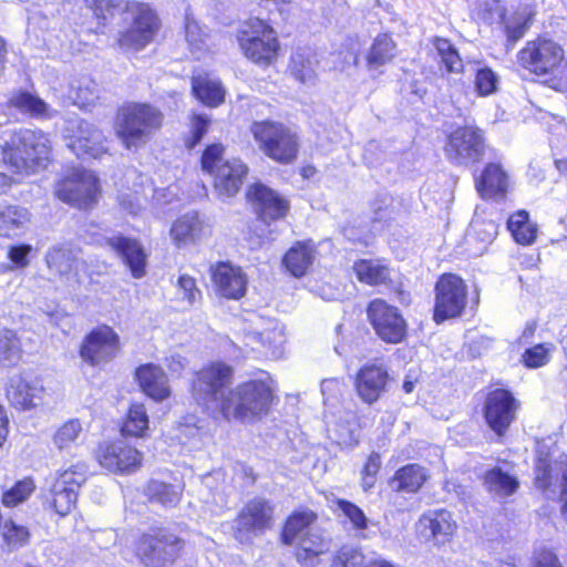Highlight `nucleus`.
Listing matches in <instances>:
<instances>
[{"label": "nucleus", "mask_w": 567, "mask_h": 567, "mask_svg": "<svg viewBox=\"0 0 567 567\" xmlns=\"http://www.w3.org/2000/svg\"><path fill=\"white\" fill-rule=\"evenodd\" d=\"M496 228V225L491 220H474L471 224L468 236L481 240L483 244H488L495 238Z\"/></svg>", "instance_id": "nucleus-58"}, {"label": "nucleus", "mask_w": 567, "mask_h": 567, "mask_svg": "<svg viewBox=\"0 0 567 567\" xmlns=\"http://www.w3.org/2000/svg\"><path fill=\"white\" fill-rule=\"evenodd\" d=\"M71 95L80 106L90 105L97 97V84L90 78H81L71 84Z\"/></svg>", "instance_id": "nucleus-49"}, {"label": "nucleus", "mask_w": 567, "mask_h": 567, "mask_svg": "<svg viewBox=\"0 0 567 567\" xmlns=\"http://www.w3.org/2000/svg\"><path fill=\"white\" fill-rule=\"evenodd\" d=\"M455 523L449 511H429L416 523V533L425 543L444 544L453 534Z\"/></svg>", "instance_id": "nucleus-24"}, {"label": "nucleus", "mask_w": 567, "mask_h": 567, "mask_svg": "<svg viewBox=\"0 0 567 567\" xmlns=\"http://www.w3.org/2000/svg\"><path fill=\"white\" fill-rule=\"evenodd\" d=\"M210 118L204 114H194L190 118V137L185 142L188 148H194L207 133Z\"/></svg>", "instance_id": "nucleus-56"}, {"label": "nucleus", "mask_w": 567, "mask_h": 567, "mask_svg": "<svg viewBox=\"0 0 567 567\" xmlns=\"http://www.w3.org/2000/svg\"><path fill=\"white\" fill-rule=\"evenodd\" d=\"M122 19L127 28L118 32L121 49L138 52L152 43L159 31L161 19L156 11L145 2L126 1Z\"/></svg>", "instance_id": "nucleus-6"}, {"label": "nucleus", "mask_w": 567, "mask_h": 567, "mask_svg": "<svg viewBox=\"0 0 567 567\" xmlns=\"http://www.w3.org/2000/svg\"><path fill=\"white\" fill-rule=\"evenodd\" d=\"M120 350V336L111 327L101 326L84 337L80 357L91 367H102L114 360Z\"/></svg>", "instance_id": "nucleus-15"}, {"label": "nucleus", "mask_w": 567, "mask_h": 567, "mask_svg": "<svg viewBox=\"0 0 567 567\" xmlns=\"http://www.w3.org/2000/svg\"><path fill=\"white\" fill-rule=\"evenodd\" d=\"M118 203L131 215H136L143 207V198L137 192H124L118 195Z\"/></svg>", "instance_id": "nucleus-62"}, {"label": "nucleus", "mask_w": 567, "mask_h": 567, "mask_svg": "<svg viewBox=\"0 0 567 567\" xmlns=\"http://www.w3.org/2000/svg\"><path fill=\"white\" fill-rule=\"evenodd\" d=\"M107 243L121 255L134 278L145 276L146 254L138 241L116 236L109 238Z\"/></svg>", "instance_id": "nucleus-27"}, {"label": "nucleus", "mask_w": 567, "mask_h": 567, "mask_svg": "<svg viewBox=\"0 0 567 567\" xmlns=\"http://www.w3.org/2000/svg\"><path fill=\"white\" fill-rule=\"evenodd\" d=\"M337 507L354 530L362 532L368 528V517L359 506L346 499H338Z\"/></svg>", "instance_id": "nucleus-53"}, {"label": "nucleus", "mask_w": 567, "mask_h": 567, "mask_svg": "<svg viewBox=\"0 0 567 567\" xmlns=\"http://www.w3.org/2000/svg\"><path fill=\"white\" fill-rule=\"evenodd\" d=\"M31 220L30 212L22 206L8 205L0 208V236L10 237L24 229Z\"/></svg>", "instance_id": "nucleus-36"}, {"label": "nucleus", "mask_w": 567, "mask_h": 567, "mask_svg": "<svg viewBox=\"0 0 567 567\" xmlns=\"http://www.w3.org/2000/svg\"><path fill=\"white\" fill-rule=\"evenodd\" d=\"M34 488L31 480H23L18 482L12 488L7 491L2 496V502L6 506H16L24 502Z\"/></svg>", "instance_id": "nucleus-54"}, {"label": "nucleus", "mask_w": 567, "mask_h": 567, "mask_svg": "<svg viewBox=\"0 0 567 567\" xmlns=\"http://www.w3.org/2000/svg\"><path fill=\"white\" fill-rule=\"evenodd\" d=\"M293 544L297 546V560L308 567H312L316 558L329 549V543L316 527L308 529Z\"/></svg>", "instance_id": "nucleus-31"}, {"label": "nucleus", "mask_w": 567, "mask_h": 567, "mask_svg": "<svg viewBox=\"0 0 567 567\" xmlns=\"http://www.w3.org/2000/svg\"><path fill=\"white\" fill-rule=\"evenodd\" d=\"M86 481V466L76 464L59 474L52 486V505L60 516L75 506L78 492Z\"/></svg>", "instance_id": "nucleus-17"}, {"label": "nucleus", "mask_w": 567, "mask_h": 567, "mask_svg": "<svg viewBox=\"0 0 567 567\" xmlns=\"http://www.w3.org/2000/svg\"><path fill=\"white\" fill-rule=\"evenodd\" d=\"M184 544L167 528H154L140 536L135 555L145 567H166L179 557Z\"/></svg>", "instance_id": "nucleus-8"}, {"label": "nucleus", "mask_w": 567, "mask_h": 567, "mask_svg": "<svg viewBox=\"0 0 567 567\" xmlns=\"http://www.w3.org/2000/svg\"><path fill=\"white\" fill-rule=\"evenodd\" d=\"M368 561L360 548L347 545L336 555L332 567H365Z\"/></svg>", "instance_id": "nucleus-52"}, {"label": "nucleus", "mask_w": 567, "mask_h": 567, "mask_svg": "<svg viewBox=\"0 0 567 567\" xmlns=\"http://www.w3.org/2000/svg\"><path fill=\"white\" fill-rule=\"evenodd\" d=\"M508 187V176L499 164L488 163L476 177V189L483 198L504 196Z\"/></svg>", "instance_id": "nucleus-29"}, {"label": "nucleus", "mask_w": 567, "mask_h": 567, "mask_svg": "<svg viewBox=\"0 0 567 567\" xmlns=\"http://www.w3.org/2000/svg\"><path fill=\"white\" fill-rule=\"evenodd\" d=\"M203 221L196 212H189L178 217L171 227V237L181 248L195 244L200 239Z\"/></svg>", "instance_id": "nucleus-30"}, {"label": "nucleus", "mask_w": 567, "mask_h": 567, "mask_svg": "<svg viewBox=\"0 0 567 567\" xmlns=\"http://www.w3.org/2000/svg\"><path fill=\"white\" fill-rule=\"evenodd\" d=\"M317 515L311 511L297 512L292 514L285 526L282 532V540L285 544L293 545L298 538L306 534L308 529L315 528L312 526Z\"/></svg>", "instance_id": "nucleus-42"}, {"label": "nucleus", "mask_w": 567, "mask_h": 567, "mask_svg": "<svg viewBox=\"0 0 567 567\" xmlns=\"http://www.w3.org/2000/svg\"><path fill=\"white\" fill-rule=\"evenodd\" d=\"M9 105L33 117L52 116L50 106L42 99L27 91L13 92L9 99Z\"/></svg>", "instance_id": "nucleus-38"}, {"label": "nucleus", "mask_w": 567, "mask_h": 567, "mask_svg": "<svg viewBox=\"0 0 567 567\" xmlns=\"http://www.w3.org/2000/svg\"><path fill=\"white\" fill-rule=\"evenodd\" d=\"M272 402V390L264 381L243 382L224 401L221 415L230 421L252 422L267 414Z\"/></svg>", "instance_id": "nucleus-4"}, {"label": "nucleus", "mask_w": 567, "mask_h": 567, "mask_svg": "<svg viewBox=\"0 0 567 567\" xmlns=\"http://www.w3.org/2000/svg\"><path fill=\"white\" fill-rule=\"evenodd\" d=\"M144 494L151 502L165 507H175L182 498L183 486L152 480L146 484Z\"/></svg>", "instance_id": "nucleus-35"}, {"label": "nucleus", "mask_w": 567, "mask_h": 567, "mask_svg": "<svg viewBox=\"0 0 567 567\" xmlns=\"http://www.w3.org/2000/svg\"><path fill=\"white\" fill-rule=\"evenodd\" d=\"M185 38L195 58L199 59L200 54L207 50V35L199 24L188 17L185 23Z\"/></svg>", "instance_id": "nucleus-50"}, {"label": "nucleus", "mask_w": 567, "mask_h": 567, "mask_svg": "<svg viewBox=\"0 0 567 567\" xmlns=\"http://www.w3.org/2000/svg\"><path fill=\"white\" fill-rule=\"evenodd\" d=\"M555 347L553 343H538L523 353V362L527 368L537 369L547 364Z\"/></svg>", "instance_id": "nucleus-51"}, {"label": "nucleus", "mask_w": 567, "mask_h": 567, "mask_svg": "<svg viewBox=\"0 0 567 567\" xmlns=\"http://www.w3.org/2000/svg\"><path fill=\"white\" fill-rule=\"evenodd\" d=\"M483 481L488 493L498 498L513 495L519 487L516 476L497 466L487 471L484 474Z\"/></svg>", "instance_id": "nucleus-32"}, {"label": "nucleus", "mask_w": 567, "mask_h": 567, "mask_svg": "<svg viewBox=\"0 0 567 567\" xmlns=\"http://www.w3.org/2000/svg\"><path fill=\"white\" fill-rule=\"evenodd\" d=\"M389 379V372L382 364H365L355 375V392L364 403L373 404L385 392Z\"/></svg>", "instance_id": "nucleus-23"}, {"label": "nucleus", "mask_w": 567, "mask_h": 567, "mask_svg": "<svg viewBox=\"0 0 567 567\" xmlns=\"http://www.w3.org/2000/svg\"><path fill=\"white\" fill-rule=\"evenodd\" d=\"M313 258V247L299 243L287 251L284 257V264L291 275L300 277L311 266Z\"/></svg>", "instance_id": "nucleus-40"}, {"label": "nucleus", "mask_w": 567, "mask_h": 567, "mask_svg": "<svg viewBox=\"0 0 567 567\" xmlns=\"http://www.w3.org/2000/svg\"><path fill=\"white\" fill-rule=\"evenodd\" d=\"M250 132L259 150L280 164L292 163L298 155L299 137L297 133L279 122H254Z\"/></svg>", "instance_id": "nucleus-7"}, {"label": "nucleus", "mask_w": 567, "mask_h": 567, "mask_svg": "<svg viewBox=\"0 0 567 567\" xmlns=\"http://www.w3.org/2000/svg\"><path fill=\"white\" fill-rule=\"evenodd\" d=\"M507 225L514 239L517 243L529 245L535 240L537 228L529 220L527 212H517L509 217Z\"/></svg>", "instance_id": "nucleus-45"}, {"label": "nucleus", "mask_w": 567, "mask_h": 567, "mask_svg": "<svg viewBox=\"0 0 567 567\" xmlns=\"http://www.w3.org/2000/svg\"><path fill=\"white\" fill-rule=\"evenodd\" d=\"M425 471L419 464H409L396 471L392 486L396 491L414 493L424 484Z\"/></svg>", "instance_id": "nucleus-41"}, {"label": "nucleus", "mask_w": 567, "mask_h": 567, "mask_svg": "<svg viewBox=\"0 0 567 567\" xmlns=\"http://www.w3.org/2000/svg\"><path fill=\"white\" fill-rule=\"evenodd\" d=\"M178 290L182 298L186 299L189 305L195 303L200 298V290L196 287L195 279L190 276L183 275L178 279Z\"/></svg>", "instance_id": "nucleus-60"}, {"label": "nucleus", "mask_w": 567, "mask_h": 567, "mask_svg": "<svg viewBox=\"0 0 567 567\" xmlns=\"http://www.w3.org/2000/svg\"><path fill=\"white\" fill-rule=\"evenodd\" d=\"M318 59L309 48L297 49L290 58L291 74L302 83H311L317 75Z\"/></svg>", "instance_id": "nucleus-33"}, {"label": "nucleus", "mask_w": 567, "mask_h": 567, "mask_svg": "<svg viewBox=\"0 0 567 567\" xmlns=\"http://www.w3.org/2000/svg\"><path fill=\"white\" fill-rule=\"evenodd\" d=\"M45 261L50 270L59 276H68L78 269V251L66 246H55L45 255Z\"/></svg>", "instance_id": "nucleus-37"}, {"label": "nucleus", "mask_w": 567, "mask_h": 567, "mask_svg": "<svg viewBox=\"0 0 567 567\" xmlns=\"http://www.w3.org/2000/svg\"><path fill=\"white\" fill-rule=\"evenodd\" d=\"M32 247L30 245H18L9 248L8 258L12 261V265H1L0 268L6 270H13L17 268H25L29 265L28 256L31 252Z\"/></svg>", "instance_id": "nucleus-57"}, {"label": "nucleus", "mask_w": 567, "mask_h": 567, "mask_svg": "<svg viewBox=\"0 0 567 567\" xmlns=\"http://www.w3.org/2000/svg\"><path fill=\"white\" fill-rule=\"evenodd\" d=\"M212 281L216 293L226 299L238 300L247 290V276L240 267L229 262L212 267Z\"/></svg>", "instance_id": "nucleus-22"}, {"label": "nucleus", "mask_w": 567, "mask_h": 567, "mask_svg": "<svg viewBox=\"0 0 567 567\" xmlns=\"http://www.w3.org/2000/svg\"><path fill=\"white\" fill-rule=\"evenodd\" d=\"M380 466V455L378 453L370 454L362 470V487L364 491H369L374 486L375 475L378 474Z\"/></svg>", "instance_id": "nucleus-59"}, {"label": "nucleus", "mask_w": 567, "mask_h": 567, "mask_svg": "<svg viewBox=\"0 0 567 567\" xmlns=\"http://www.w3.org/2000/svg\"><path fill=\"white\" fill-rule=\"evenodd\" d=\"M84 429L79 419H71L61 424L52 436V442L59 451L70 450L79 443Z\"/></svg>", "instance_id": "nucleus-44"}, {"label": "nucleus", "mask_w": 567, "mask_h": 567, "mask_svg": "<svg viewBox=\"0 0 567 567\" xmlns=\"http://www.w3.org/2000/svg\"><path fill=\"white\" fill-rule=\"evenodd\" d=\"M246 196L258 218L265 223L285 217L290 208L286 198L262 184L249 186Z\"/></svg>", "instance_id": "nucleus-21"}, {"label": "nucleus", "mask_w": 567, "mask_h": 567, "mask_svg": "<svg viewBox=\"0 0 567 567\" xmlns=\"http://www.w3.org/2000/svg\"><path fill=\"white\" fill-rule=\"evenodd\" d=\"M148 430V415L142 403H133L122 426V433L130 436H144Z\"/></svg>", "instance_id": "nucleus-46"}, {"label": "nucleus", "mask_w": 567, "mask_h": 567, "mask_svg": "<svg viewBox=\"0 0 567 567\" xmlns=\"http://www.w3.org/2000/svg\"><path fill=\"white\" fill-rule=\"evenodd\" d=\"M467 289L462 278L443 275L435 285L434 320L440 323L461 316L466 306Z\"/></svg>", "instance_id": "nucleus-13"}, {"label": "nucleus", "mask_w": 567, "mask_h": 567, "mask_svg": "<svg viewBox=\"0 0 567 567\" xmlns=\"http://www.w3.org/2000/svg\"><path fill=\"white\" fill-rule=\"evenodd\" d=\"M444 151L453 165L468 167L478 163L485 151L483 132L474 126L458 127L450 134Z\"/></svg>", "instance_id": "nucleus-12"}, {"label": "nucleus", "mask_w": 567, "mask_h": 567, "mask_svg": "<svg viewBox=\"0 0 567 567\" xmlns=\"http://www.w3.org/2000/svg\"><path fill=\"white\" fill-rule=\"evenodd\" d=\"M518 402L513 394L504 389L492 391L484 404V416L487 425L498 436L505 434L516 417Z\"/></svg>", "instance_id": "nucleus-19"}, {"label": "nucleus", "mask_w": 567, "mask_h": 567, "mask_svg": "<svg viewBox=\"0 0 567 567\" xmlns=\"http://www.w3.org/2000/svg\"><path fill=\"white\" fill-rule=\"evenodd\" d=\"M235 369L226 362L214 361L199 369L192 381V395L202 406L223 412L224 401L233 391Z\"/></svg>", "instance_id": "nucleus-3"}, {"label": "nucleus", "mask_w": 567, "mask_h": 567, "mask_svg": "<svg viewBox=\"0 0 567 567\" xmlns=\"http://www.w3.org/2000/svg\"><path fill=\"white\" fill-rule=\"evenodd\" d=\"M497 75L489 68L476 70L475 87L480 95L486 96L494 93L497 89Z\"/></svg>", "instance_id": "nucleus-55"}, {"label": "nucleus", "mask_w": 567, "mask_h": 567, "mask_svg": "<svg viewBox=\"0 0 567 567\" xmlns=\"http://www.w3.org/2000/svg\"><path fill=\"white\" fill-rule=\"evenodd\" d=\"M353 270L357 278L367 285H385L390 281V269L380 260H359L354 264Z\"/></svg>", "instance_id": "nucleus-39"}, {"label": "nucleus", "mask_w": 567, "mask_h": 567, "mask_svg": "<svg viewBox=\"0 0 567 567\" xmlns=\"http://www.w3.org/2000/svg\"><path fill=\"white\" fill-rule=\"evenodd\" d=\"M7 398L19 410H29L41 401L43 386L35 379L18 373L10 377L7 384Z\"/></svg>", "instance_id": "nucleus-25"}, {"label": "nucleus", "mask_w": 567, "mask_h": 567, "mask_svg": "<svg viewBox=\"0 0 567 567\" xmlns=\"http://www.w3.org/2000/svg\"><path fill=\"white\" fill-rule=\"evenodd\" d=\"M4 546L8 551H14L29 543L30 533L27 527L17 525L13 520H7L1 526Z\"/></svg>", "instance_id": "nucleus-48"}, {"label": "nucleus", "mask_w": 567, "mask_h": 567, "mask_svg": "<svg viewBox=\"0 0 567 567\" xmlns=\"http://www.w3.org/2000/svg\"><path fill=\"white\" fill-rule=\"evenodd\" d=\"M237 39L245 56L257 64L268 65L277 58V33L258 18L246 21L238 31Z\"/></svg>", "instance_id": "nucleus-9"}, {"label": "nucleus", "mask_w": 567, "mask_h": 567, "mask_svg": "<svg viewBox=\"0 0 567 567\" xmlns=\"http://www.w3.org/2000/svg\"><path fill=\"white\" fill-rule=\"evenodd\" d=\"M564 58V50L558 43L543 38L528 41L518 52L520 65L537 75L553 73Z\"/></svg>", "instance_id": "nucleus-14"}, {"label": "nucleus", "mask_w": 567, "mask_h": 567, "mask_svg": "<svg viewBox=\"0 0 567 567\" xmlns=\"http://www.w3.org/2000/svg\"><path fill=\"white\" fill-rule=\"evenodd\" d=\"M95 458L102 467L121 474L136 471L142 463V454L122 441L100 444Z\"/></svg>", "instance_id": "nucleus-20"}, {"label": "nucleus", "mask_w": 567, "mask_h": 567, "mask_svg": "<svg viewBox=\"0 0 567 567\" xmlns=\"http://www.w3.org/2000/svg\"><path fill=\"white\" fill-rule=\"evenodd\" d=\"M85 4L97 18L106 19L107 14H112L113 10L120 8L121 0H85Z\"/></svg>", "instance_id": "nucleus-61"}, {"label": "nucleus", "mask_w": 567, "mask_h": 567, "mask_svg": "<svg viewBox=\"0 0 567 567\" xmlns=\"http://www.w3.org/2000/svg\"><path fill=\"white\" fill-rule=\"evenodd\" d=\"M1 147L3 163L16 174L30 175L50 161V140L42 131L21 128L12 132Z\"/></svg>", "instance_id": "nucleus-1"}, {"label": "nucleus", "mask_w": 567, "mask_h": 567, "mask_svg": "<svg viewBox=\"0 0 567 567\" xmlns=\"http://www.w3.org/2000/svg\"><path fill=\"white\" fill-rule=\"evenodd\" d=\"M396 45L388 34L379 35L372 43L367 56L370 69H379L390 63L395 56Z\"/></svg>", "instance_id": "nucleus-43"}, {"label": "nucleus", "mask_w": 567, "mask_h": 567, "mask_svg": "<svg viewBox=\"0 0 567 567\" xmlns=\"http://www.w3.org/2000/svg\"><path fill=\"white\" fill-rule=\"evenodd\" d=\"M21 342L10 329H0V364L14 365L21 359Z\"/></svg>", "instance_id": "nucleus-47"}, {"label": "nucleus", "mask_w": 567, "mask_h": 567, "mask_svg": "<svg viewBox=\"0 0 567 567\" xmlns=\"http://www.w3.org/2000/svg\"><path fill=\"white\" fill-rule=\"evenodd\" d=\"M274 525V506L265 498L255 497L240 509L233 520V536L241 544H249Z\"/></svg>", "instance_id": "nucleus-10"}, {"label": "nucleus", "mask_w": 567, "mask_h": 567, "mask_svg": "<svg viewBox=\"0 0 567 567\" xmlns=\"http://www.w3.org/2000/svg\"><path fill=\"white\" fill-rule=\"evenodd\" d=\"M530 567H563L557 555L548 549L536 551Z\"/></svg>", "instance_id": "nucleus-63"}, {"label": "nucleus", "mask_w": 567, "mask_h": 567, "mask_svg": "<svg viewBox=\"0 0 567 567\" xmlns=\"http://www.w3.org/2000/svg\"><path fill=\"white\" fill-rule=\"evenodd\" d=\"M71 148L78 157L85 155L97 157L106 152L104 134L95 125L81 121L79 135L71 144Z\"/></svg>", "instance_id": "nucleus-28"}, {"label": "nucleus", "mask_w": 567, "mask_h": 567, "mask_svg": "<svg viewBox=\"0 0 567 567\" xmlns=\"http://www.w3.org/2000/svg\"><path fill=\"white\" fill-rule=\"evenodd\" d=\"M225 146L220 143L208 145L202 155V168L214 178V188L221 199L235 196L247 174L248 166L239 158H225Z\"/></svg>", "instance_id": "nucleus-5"}, {"label": "nucleus", "mask_w": 567, "mask_h": 567, "mask_svg": "<svg viewBox=\"0 0 567 567\" xmlns=\"http://www.w3.org/2000/svg\"><path fill=\"white\" fill-rule=\"evenodd\" d=\"M163 113L146 103H130L118 109L115 133L126 150L146 145L163 124Z\"/></svg>", "instance_id": "nucleus-2"}, {"label": "nucleus", "mask_w": 567, "mask_h": 567, "mask_svg": "<svg viewBox=\"0 0 567 567\" xmlns=\"http://www.w3.org/2000/svg\"><path fill=\"white\" fill-rule=\"evenodd\" d=\"M482 16L485 20L493 21L502 19L504 16V8L499 0H482L480 3Z\"/></svg>", "instance_id": "nucleus-64"}, {"label": "nucleus", "mask_w": 567, "mask_h": 567, "mask_svg": "<svg viewBox=\"0 0 567 567\" xmlns=\"http://www.w3.org/2000/svg\"><path fill=\"white\" fill-rule=\"evenodd\" d=\"M193 92L207 106L216 107L225 100V89L217 79L198 75L192 80Z\"/></svg>", "instance_id": "nucleus-34"}, {"label": "nucleus", "mask_w": 567, "mask_h": 567, "mask_svg": "<svg viewBox=\"0 0 567 567\" xmlns=\"http://www.w3.org/2000/svg\"><path fill=\"white\" fill-rule=\"evenodd\" d=\"M56 197L78 208H90L100 194L99 178L85 168H74L55 185Z\"/></svg>", "instance_id": "nucleus-11"}, {"label": "nucleus", "mask_w": 567, "mask_h": 567, "mask_svg": "<svg viewBox=\"0 0 567 567\" xmlns=\"http://www.w3.org/2000/svg\"><path fill=\"white\" fill-rule=\"evenodd\" d=\"M368 319L377 334L385 342H400L406 331V323L398 308L382 299L372 300L367 309Z\"/></svg>", "instance_id": "nucleus-16"}, {"label": "nucleus", "mask_w": 567, "mask_h": 567, "mask_svg": "<svg viewBox=\"0 0 567 567\" xmlns=\"http://www.w3.org/2000/svg\"><path fill=\"white\" fill-rule=\"evenodd\" d=\"M136 379L143 392L155 401H163L171 395L167 375L158 365H141L136 370Z\"/></svg>", "instance_id": "nucleus-26"}, {"label": "nucleus", "mask_w": 567, "mask_h": 567, "mask_svg": "<svg viewBox=\"0 0 567 567\" xmlns=\"http://www.w3.org/2000/svg\"><path fill=\"white\" fill-rule=\"evenodd\" d=\"M535 484L547 497H553L559 488L561 516L567 522V458L550 463L546 458H538L535 464Z\"/></svg>", "instance_id": "nucleus-18"}]
</instances>
